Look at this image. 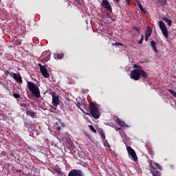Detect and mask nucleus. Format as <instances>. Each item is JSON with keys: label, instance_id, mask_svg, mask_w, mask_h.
Here are the masks:
<instances>
[{"label": "nucleus", "instance_id": "11", "mask_svg": "<svg viewBox=\"0 0 176 176\" xmlns=\"http://www.w3.org/2000/svg\"><path fill=\"white\" fill-rule=\"evenodd\" d=\"M41 75H43V78H49L50 76V74H49V72H47V69L45 67V66H42L41 67Z\"/></svg>", "mask_w": 176, "mask_h": 176}, {"label": "nucleus", "instance_id": "29", "mask_svg": "<svg viewBox=\"0 0 176 176\" xmlns=\"http://www.w3.org/2000/svg\"><path fill=\"white\" fill-rule=\"evenodd\" d=\"M133 68H137L136 69H138V71H140L141 69V67L138 66L137 64L133 65Z\"/></svg>", "mask_w": 176, "mask_h": 176}, {"label": "nucleus", "instance_id": "40", "mask_svg": "<svg viewBox=\"0 0 176 176\" xmlns=\"http://www.w3.org/2000/svg\"><path fill=\"white\" fill-rule=\"evenodd\" d=\"M166 3H167V1L166 0L163 1V5H166Z\"/></svg>", "mask_w": 176, "mask_h": 176}, {"label": "nucleus", "instance_id": "44", "mask_svg": "<svg viewBox=\"0 0 176 176\" xmlns=\"http://www.w3.org/2000/svg\"><path fill=\"white\" fill-rule=\"evenodd\" d=\"M16 173H21V170H16Z\"/></svg>", "mask_w": 176, "mask_h": 176}, {"label": "nucleus", "instance_id": "3", "mask_svg": "<svg viewBox=\"0 0 176 176\" xmlns=\"http://www.w3.org/2000/svg\"><path fill=\"white\" fill-rule=\"evenodd\" d=\"M130 76L131 79H133V80H139L141 78L140 70L134 69L131 72Z\"/></svg>", "mask_w": 176, "mask_h": 176}, {"label": "nucleus", "instance_id": "16", "mask_svg": "<svg viewBox=\"0 0 176 176\" xmlns=\"http://www.w3.org/2000/svg\"><path fill=\"white\" fill-rule=\"evenodd\" d=\"M162 20L164 21H165V23H167L168 27H171L173 25V21H171V19H170L166 16H164V17H162Z\"/></svg>", "mask_w": 176, "mask_h": 176}, {"label": "nucleus", "instance_id": "35", "mask_svg": "<svg viewBox=\"0 0 176 176\" xmlns=\"http://www.w3.org/2000/svg\"><path fill=\"white\" fill-rule=\"evenodd\" d=\"M82 106L81 102H77V107L80 109V107Z\"/></svg>", "mask_w": 176, "mask_h": 176}, {"label": "nucleus", "instance_id": "7", "mask_svg": "<svg viewBox=\"0 0 176 176\" xmlns=\"http://www.w3.org/2000/svg\"><path fill=\"white\" fill-rule=\"evenodd\" d=\"M52 104H53V106L57 107V106H58V104H60V100H58V96H56L54 92H53V94H52Z\"/></svg>", "mask_w": 176, "mask_h": 176}, {"label": "nucleus", "instance_id": "34", "mask_svg": "<svg viewBox=\"0 0 176 176\" xmlns=\"http://www.w3.org/2000/svg\"><path fill=\"white\" fill-rule=\"evenodd\" d=\"M4 74H5V75H6V76H8V75H9V71H8V70H6L5 72H4Z\"/></svg>", "mask_w": 176, "mask_h": 176}, {"label": "nucleus", "instance_id": "22", "mask_svg": "<svg viewBox=\"0 0 176 176\" xmlns=\"http://www.w3.org/2000/svg\"><path fill=\"white\" fill-rule=\"evenodd\" d=\"M26 115L30 116V118H35V112L28 111Z\"/></svg>", "mask_w": 176, "mask_h": 176}, {"label": "nucleus", "instance_id": "15", "mask_svg": "<svg viewBox=\"0 0 176 176\" xmlns=\"http://www.w3.org/2000/svg\"><path fill=\"white\" fill-rule=\"evenodd\" d=\"M156 41H151V49L153 50L154 53H155V54H157L158 52H157V48L156 47Z\"/></svg>", "mask_w": 176, "mask_h": 176}, {"label": "nucleus", "instance_id": "12", "mask_svg": "<svg viewBox=\"0 0 176 176\" xmlns=\"http://www.w3.org/2000/svg\"><path fill=\"white\" fill-rule=\"evenodd\" d=\"M12 78L17 83H23V79L21 78V75H20L19 73H14Z\"/></svg>", "mask_w": 176, "mask_h": 176}, {"label": "nucleus", "instance_id": "17", "mask_svg": "<svg viewBox=\"0 0 176 176\" xmlns=\"http://www.w3.org/2000/svg\"><path fill=\"white\" fill-rule=\"evenodd\" d=\"M137 3H138V6L139 9L141 10V12H142V13H146V10L145 8H143L142 4H141V2L138 1Z\"/></svg>", "mask_w": 176, "mask_h": 176}, {"label": "nucleus", "instance_id": "1", "mask_svg": "<svg viewBox=\"0 0 176 176\" xmlns=\"http://www.w3.org/2000/svg\"><path fill=\"white\" fill-rule=\"evenodd\" d=\"M89 111H90V116H92V118L95 119H98L99 116H101L98 106L94 103H90V104H89Z\"/></svg>", "mask_w": 176, "mask_h": 176}, {"label": "nucleus", "instance_id": "20", "mask_svg": "<svg viewBox=\"0 0 176 176\" xmlns=\"http://www.w3.org/2000/svg\"><path fill=\"white\" fill-rule=\"evenodd\" d=\"M140 75H142L143 78H148V73L142 69H140Z\"/></svg>", "mask_w": 176, "mask_h": 176}, {"label": "nucleus", "instance_id": "28", "mask_svg": "<svg viewBox=\"0 0 176 176\" xmlns=\"http://www.w3.org/2000/svg\"><path fill=\"white\" fill-rule=\"evenodd\" d=\"M112 45L113 46H123V44L120 43H113Z\"/></svg>", "mask_w": 176, "mask_h": 176}, {"label": "nucleus", "instance_id": "38", "mask_svg": "<svg viewBox=\"0 0 176 176\" xmlns=\"http://www.w3.org/2000/svg\"><path fill=\"white\" fill-rule=\"evenodd\" d=\"M16 45H21V41H17Z\"/></svg>", "mask_w": 176, "mask_h": 176}, {"label": "nucleus", "instance_id": "10", "mask_svg": "<svg viewBox=\"0 0 176 176\" xmlns=\"http://www.w3.org/2000/svg\"><path fill=\"white\" fill-rule=\"evenodd\" d=\"M152 35V28L151 27H147L145 31V41L146 42H148V39H149V37Z\"/></svg>", "mask_w": 176, "mask_h": 176}, {"label": "nucleus", "instance_id": "32", "mask_svg": "<svg viewBox=\"0 0 176 176\" xmlns=\"http://www.w3.org/2000/svg\"><path fill=\"white\" fill-rule=\"evenodd\" d=\"M24 126H26L28 129H30V124L29 123L26 122L24 124Z\"/></svg>", "mask_w": 176, "mask_h": 176}, {"label": "nucleus", "instance_id": "18", "mask_svg": "<svg viewBox=\"0 0 176 176\" xmlns=\"http://www.w3.org/2000/svg\"><path fill=\"white\" fill-rule=\"evenodd\" d=\"M54 58H56V60H61L63 58V57H64V54H54Z\"/></svg>", "mask_w": 176, "mask_h": 176}, {"label": "nucleus", "instance_id": "14", "mask_svg": "<svg viewBox=\"0 0 176 176\" xmlns=\"http://www.w3.org/2000/svg\"><path fill=\"white\" fill-rule=\"evenodd\" d=\"M29 91H30V93L33 94V96L36 97V98H39L40 97L39 89H29Z\"/></svg>", "mask_w": 176, "mask_h": 176}, {"label": "nucleus", "instance_id": "23", "mask_svg": "<svg viewBox=\"0 0 176 176\" xmlns=\"http://www.w3.org/2000/svg\"><path fill=\"white\" fill-rule=\"evenodd\" d=\"M99 135H101V139L102 140H105V133H104V131H102V129L99 131Z\"/></svg>", "mask_w": 176, "mask_h": 176}, {"label": "nucleus", "instance_id": "26", "mask_svg": "<svg viewBox=\"0 0 176 176\" xmlns=\"http://www.w3.org/2000/svg\"><path fill=\"white\" fill-rule=\"evenodd\" d=\"M168 92H170V94H171V95H173V96H174V98H176V93L173 91V89H168Z\"/></svg>", "mask_w": 176, "mask_h": 176}, {"label": "nucleus", "instance_id": "21", "mask_svg": "<svg viewBox=\"0 0 176 176\" xmlns=\"http://www.w3.org/2000/svg\"><path fill=\"white\" fill-rule=\"evenodd\" d=\"M117 124H118L119 126H120L122 127H124V126H125L124 122L122 121L119 118H117Z\"/></svg>", "mask_w": 176, "mask_h": 176}, {"label": "nucleus", "instance_id": "42", "mask_svg": "<svg viewBox=\"0 0 176 176\" xmlns=\"http://www.w3.org/2000/svg\"><path fill=\"white\" fill-rule=\"evenodd\" d=\"M121 130V128H117V129H116V131H120Z\"/></svg>", "mask_w": 176, "mask_h": 176}, {"label": "nucleus", "instance_id": "8", "mask_svg": "<svg viewBox=\"0 0 176 176\" xmlns=\"http://www.w3.org/2000/svg\"><path fill=\"white\" fill-rule=\"evenodd\" d=\"M102 6L108 12H112V7L107 0H103L102 1Z\"/></svg>", "mask_w": 176, "mask_h": 176}, {"label": "nucleus", "instance_id": "9", "mask_svg": "<svg viewBox=\"0 0 176 176\" xmlns=\"http://www.w3.org/2000/svg\"><path fill=\"white\" fill-rule=\"evenodd\" d=\"M68 176H82V175L81 170L73 169L72 170L69 171Z\"/></svg>", "mask_w": 176, "mask_h": 176}, {"label": "nucleus", "instance_id": "43", "mask_svg": "<svg viewBox=\"0 0 176 176\" xmlns=\"http://www.w3.org/2000/svg\"><path fill=\"white\" fill-rule=\"evenodd\" d=\"M60 125H62V128L65 127V124L63 123H60Z\"/></svg>", "mask_w": 176, "mask_h": 176}, {"label": "nucleus", "instance_id": "31", "mask_svg": "<svg viewBox=\"0 0 176 176\" xmlns=\"http://www.w3.org/2000/svg\"><path fill=\"white\" fill-rule=\"evenodd\" d=\"M68 83L69 85H75V82L74 81V80H69Z\"/></svg>", "mask_w": 176, "mask_h": 176}, {"label": "nucleus", "instance_id": "36", "mask_svg": "<svg viewBox=\"0 0 176 176\" xmlns=\"http://www.w3.org/2000/svg\"><path fill=\"white\" fill-rule=\"evenodd\" d=\"M56 129L57 131H60V130H61V128H60V126H56Z\"/></svg>", "mask_w": 176, "mask_h": 176}, {"label": "nucleus", "instance_id": "19", "mask_svg": "<svg viewBox=\"0 0 176 176\" xmlns=\"http://www.w3.org/2000/svg\"><path fill=\"white\" fill-rule=\"evenodd\" d=\"M54 173H57V176H62L63 173L60 170V168H54Z\"/></svg>", "mask_w": 176, "mask_h": 176}, {"label": "nucleus", "instance_id": "5", "mask_svg": "<svg viewBox=\"0 0 176 176\" xmlns=\"http://www.w3.org/2000/svg\"><path fill=\"white\" fill-rule=\"evenodd\" d=\"M41 61L42 63H47L50 60V52L49 51H45L43 52L41 56L40 57Z\"/></svg>", "mask_w": 176, "mask_h": 176}, {"label": "nucleus", "instance_id": "37", "mask_svg": "<svg viewBox=\"0 0 176 176\" xmlns=\"http://www.w3.org/2000/svg\"><path fill=\"white\" fill-rule=\"evenodd\" d=\"M134 30H135L137 32H140V29H138V28L134 27Z\"/></svg>", "mask_w": 176, "mask_h": 176}, {"label": "nucleus", "instance_id": "39", "mask_svg": "<svg viewBox=\"0 0 176 176\" xmlns=\"http://www.w3.org/2000/svg\"><path fill=\"white\" fill-rule=\"evenodd\" d=\"M38 67H40V70L41 67H45V65H42L41 63L38 64Z\"/></svg>", "mask_w": 176, "mask_h": 176}, {"label": "nucleus", "instance_id": "6", "mask_svg": "<svg viewBox=\"0 0 176 176\" xmlns=\"http://www.w3.org/2000/svg\"><path fill=\"white\" fill-rule=\"evenodd\" d=\"M148 168V170L150 171V173L152 174V176H161V172L157 171L156 168L152 166V164H149Z\"/></svg>", "mask_w": 176, "mask_h": 176}, {"label": "nucleus", "instance_id": "25", "mask_svg": "<svg viewBox=\"0 0 176 176\" xmlns=\"http://www.w3.org/2000/svg\"><path fill=\"white\" fill-rule=\"evenodd\" d=\"M155 166L157 168V170H162V166H161V165H160L159 164L155 162Z\"/></svg>", "mask_w": 176, "mask_h": 176}, {"label": "nucleus", "instance_id": "2", "mask_svg": "<svg viewBox=\"0 0 176 176\" xmlns=\"http://www.w3.org/2000/svg\"><path fill=\"white\" fill-rule=\"evenodd\" d=\"M158 25L164 38L168 39V31L167 30V26H166L164 22H163V21H158Z\"/></svg>", "mask_w": 176, "mask_h": 176}, {"label": "nucleus", "instance_id": "24", "mask_svg": "<svg viewBox=\"0 0 176 176\" xmlns=\"http://www.w3.org/2000/svg\"><path fill=\"white\" fill-rule=\"evenodd\" d=\"M89 129L90 130V131H92V133H96V130L95 129V127H94V126L89 125Z\"/></svg>", "mask_w": 176, "mask_h": 176}, {"label": "nucleus", "instance_id": "27", "mask_svg": "<svg viewBox=\"0 0 176 176\" xmlns=\"http://www.w3.org/2000/svg\"><path fill=\"white\" fill-rule=\"evenodd\" d=\"M143 42H144V35H142L140 39L138 41V43H140V45H142Z\"/></svg>", "mask_w": 176, "mask_h": 176}, {"label": "nucleus", "instance_id": "4", "mask_svg": "<svg viewBox=\"0 0 176 176\" xmlns=\"http://www.w3.org/2000/svg\"><path fill=\"white\" fill-rule=\"evenodd\" d=\"M126 151H128V154L131 157H132V160L133 162H137L138 160V158L137 157V154L135 153V151H133L131 146L126 147Z\"/></svg>", "mask_w": 176, "mask_h": 176}, {"label": "nucleus", "instance_id": "30", "mask_svg": "<svg viewBox=\"0 0 176 176\" xmlns=\"http://www.w3.org/2000/svg\"><path fill=\"white\" fill-rule=\"evenodd\" d=\"M14 98H20V94H13Z\"/></svg>", "mask_w": 176, "mask_h": 176}, {"label": "nucleus", "instance_id": "13", "mask_svg": "<svg viewBox=\"0 0 176 176\" xmlns=\"http://www.w3.org/2000/svg\"><path fill=\"white\" fill-rule=\"evenodd\" d=\"M27 85H28V89H39V87L38 86V85L34 83L33 82L28 81L27 82Z\"/></svg>", "mask_w": 176, "mask_h": 176}, {"label": "nucleus", "instance_id": "41", "mask_svg": "<svg viewBox=\"0 0 176 176\" xmlns=\"http://www.w3.org/2000/svg\"><path fill=\"white\" fill-rule=\"evenodd\" d=\"M131 0H126V3H130Z\"/></svg>", "mask_w": 176, "mask_h": 176}, {"label": "nucleus", "instance_id": "33", "mask_svg": "<svg viewBox=\"0 0 176 176\" xmlns=\"http://www.w3.org/2000/svg\"><path fill=\"white\" fill-rule=\"evenodd\" d=\"M85 135H86V137H87L89 140H91V137L90 136V135L87 134V133H85Z\"/></svg>", "mask_w": 176, "mask_h": 176}]
</instances>
